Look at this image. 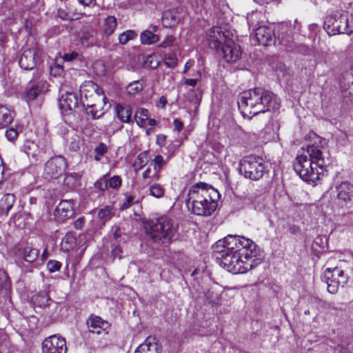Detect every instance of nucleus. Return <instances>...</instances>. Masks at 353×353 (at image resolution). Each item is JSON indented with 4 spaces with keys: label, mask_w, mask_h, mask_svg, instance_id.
I'll use <instances>...</instances> for the list:
<instances>
[{
    "label": "nucleus",
    "mask_w": 353,
    "mask_h": 353,
    "mask_svg": "<svg viewBox=\"0 0 353 353\" xmlns=\"http://www.w3.org/2000/svg\"><path fill=\"white\" fill-rule=\"evenodd\" d=\"M19 132L17 128L10 127L5 132L6 137L8 141L14 143L18 138Z\"/></svg>",
    "instance_id": "obj_44"
},
{
    "label": "nucleus",
    "mask_w": 353,
    "mask_h": 353,
    "mask_svg": "<svg viewBox=\"0 0 353 353\" xmlns=\"http://www.w3.org/2000/svg\"><path fill=\"white\" fill-rule=\"evenodd\" d=\"M14 119V112L4 106L0 107V125L6 128L10 125Z\"/></svg>",
    "instance_id": "obj_28"
},
{
    "label": "nucleus",
    "mask_w": 353,
    "mask_h": 353,
    "mask_svg": "<svg viewBox=\"0 0 353 353\" xmlns=\"http://www.w3.org/2000/svg\"><path fill=\"white\" fill-rule=\"evenodd\" d=\"M137 37V34L135 31L128 30L119 36V42L121 45L126 44L129 41L134 40Z\"/></svg>",
    "instance_id": "obj_38"
},
{
    "label": "nucleus",
    "mask_w": 353,
    "mask_h": 353,
    "mask_svg": "<svg viewBox=\"0 0 353 353\" xmlns=\"http://www.w3.org/2000/svg\"><path fill=\"white\" fill-rule=\"evenodd\" d=\"M65 339L60 336L52 335L42 343L43 353H66Z\"/></svg>",
    "instance_id": "obj_10"
},
{
    "label": "nucleus",
    "mask_w": 353,
    "mask_h": 353,
    "mask_svg": "<svg viewBox=\"0 0 353 353\" xmlns=\"http://www.w3.org/2000/svg\"><path fill=\"white\" fill-rule=\"evenodd\" d=\"M137 123L140 127H145L146 125L147 120H142L141 118H137Z\"/></svg>",
    "instance_id": "obj_64"
},
{
    "label": "nucleus",
    "mask_w": 353,
    "mask_h": 353,
    "mask_svg": "<svg viewBox=\"0 0 353 353\" xmlns=\"http://www.w3.org/2000/svg\"><path fill=\"white\" fill-rule=\"evenodd\" d=\"M212 256L220 265L233 274L245 273L263 260L261 249L253 241L232 234L213 245Z\"/></svg>",
    "instance_id": "obj_1"
},
{
    "label": "nucleus",
    "mask_w": 353,
    "mask_h": 353,
    "mask_svg": "<svg viewBox=\"0 0 353 353\" xmlns=\"http://www.w3.org/2000/svg\"><path fill=\"white\" fill-rule=\"evenodd\" d=\"M337 197L343 201L351 199L352 196V187L347 183H341L336 187Z\"/></svg>",
    "instance_id": "obj_27"
},
{
    "label": "nucleus",
    "mask_w": 353,
    "mask_h": 353,
    "mask_svg": "<svg viewBox=\"0 0 353 353\" xmlns=\"http://www.w3.org/2000/svg\"><path fill=\"white\" fill-rule=\"evenodd\" d=\"M152 163L154 165V169L157 172H159L163 165H165V162L163 159V157L161 155L158 154L155 156L154 160L152 161Z\"/></svg>",
    "instance_id": "obj_47"
},
{
    "label": "nucleus",
    "mask_w": 353,
    "mask_h": 353,
    "mask_svg": "<svg viewBox=\"0 0 353 353\" xmlns=\"http://www.w3.org/2000/svg\"><path fill=\"white\" fill-rule=\"evenodd\" d=\"M67 167L68 163L63 157H53L45 163L43 177L48 181L57 179L65 173Z\"/></svg>",
    "instance_id": "obj_7"
},
{
    "label": "nucleus",
    "mask_w": 353,
    "mask_h": 353,
    "mask_svg": "<svg viewBox=\"0 0 353 353\" xmlns=\"http://www.w3.org/2000/svg\"><path fill=\"white\" fill-rule=\"evenodd\" d=\"M134 353H159V345L156 342V339L152 336L148 337L139 345Z\"/></svg>",
    "instance_id": "obj_23"
},
{
    "label": "nucleus",
    "mask_w": 353,
    "mask_h": 353,
    "mask_svg": "<svg viewBox=\"0 0 353 353\" xmlns=\"http://www.w3.org/2000/svg\"><path fill=\"white\" fill-rule=\"evenodd\" d=\"M7 41V36L4 32H0V46L4 44Z\"/></svg>",
    "instance_id": "obj_63"
},
{
    "label": "nucleus",
    "mask_w": 353,
    "mask_h": 353,
    "mask_svg": "<svg viewBox=\"0 0 353 353\" xmlns=\"http://www.w3.org/2000/svg\"><path fill=\"white\" fill-rule=\"evenodd\" d=\"M112 231L113 232L114 239L118 240L121 236V229L118 225H114L112 228Z\"/></svg>",
    "instance_id": "obj_57"
},
{
    "label": "nucleus",
    "mask_w": 353,
    "mask_h": 353,
    "mask_svg": "<svg viewBox=\"0 0 353 353\" xmlns=\"http://www.w3.org/2000/svg\"><path fill=\"white\" fill-rule=\"evenodd\" d=\"M61 265L62 264L61 262L55 260H50L47 263V268L48 271L51 273L59 271L60 268H61Z\"/></svg>",
    "instance_id": "obj_46"
},
{
    "label": "nucleus",
    "mask_w": 353,
    "mask_h": 353,
    "mask_svg": "<svg viewBox=\"0 0 353 353\" xmlns=\"http://www.w3.org/2000/svg\"><path fill=\"white\" fill-rule=\"evenodd\" d=\"M174 41H175V38L173 36H172V35L167 36L165 38V39L158 45V47L163 48H166L170 47L173 45Z\"/></svg>",
    "instance_id": "obj_49"
},
{
    "label": "nucleus",
    "mask_w": 353,
    "mask_h": 353,
    "mask_svg": "<svg viewBox=\"0 0 353 353\" xmlns=\"http://www.w3.org/2000/svg\"><path fill=\"white\" fill-rule=\"evenodd\" d=\"M112 216V208L110 205L101 208L98 212V218L101 221L102 225H105V223L110 220Z\"/></svg>",
    "instance_id": "obj_33"
},
{
    "label": "nucleus",
    "mask_w": 353,
    "mask_h": 353,
    "mask_svg": "<svg viewBox=\"0 0 353 353\" xmlns=\"http://www.w3.org/2000/svg\"><path fill=\"white\" fill-rule=\"evenodd\" d=\"M140 40L142 44L151 45L157 43L159 40L157 34H155L151 30H144L140 34Z\"/></svg>",
    "instance_id": "obj_30"
},
{
    "label": "nucleus",
    "mask_w": 353,
    "mask_h": 353,
    "mask_svg": "<svg viewBox=\"0 0 353 353\" xmlns=\"http://www.w3.org/2000/svg\"><path fill=\"white\" fill-rule=\"evenodd\" d=\"M159 60L157 57L154 54L148 55L146 57L144 61V67L151 69H156L159 65Z\"/></svg>",
    "instance_id": "obj_40"
},
{
    "label": "nucleus",
    "mask_w": 353,
    "mask_h": 353,
    "mask_svg": "<svg viewBox=\"0 0 353 353\" xmlns=\"http://www.w3.org/2000/svg\"><path fill=\"white\" fill-rule=\"evenodd\" d=\"M144 88V83L142 80L131 82L126 87V92L129 95H134L140 92Z\"/></svg>",
    "instance_id": "obj_36"
},
{
    "label": "nucleus",
    "mask_w": 353,
    "mask_h": 353,
    "mask_svg": "<svg viewBox=\"0 0 353 353\" xmlns=\"http://www.w3.org/2000/svg\"><path fill=\"white\" fill-rule=\"evenodd\" d=\"M87 325L89 331L92 333L100 334L102 332H105L110 328V324L100 316L91 314L87 320Z\"/></svg>",
    "instance_id": "obj_17"
},
{
    "label": "nucleus",
    "mask_w": 353,
    "mask_h": 353,
    "mask_svg": "<svg viewBox=\"0 0 353 353\" xmlns=\"http://www.w3.org/2000/svg\"><path fill=\"white\" fill-rule=\"evenodd\" d=\"M329 22H330V19H329V17H327L326 20L325 21L324 24H323V28L326 31L327 34L329 36H330L331 35V32H330L331 26H330Z\"/></svg>",
    "instance_id": "obj_60"
},
{
    "label": "nucleus",
    "mask_w": 353,
    "mask_h": 353,
    "mask_svg": "<svg viewBox=\"0 0 353 353\" xmlns=\"http://www.w3.org/2000/svg\"><path fill=\"white\" fill-rule=\"evenodd\" d=\"M229 39V32H223L221 27L214 26L209 30L207 34L209 47L217 52Z\"/></svg>",
    "instance_id": "obj_9"
},
{
    "label": "nucleus",
    "mask_w": 353,
    "mask_h": 353,
    "mask_svg": "<svg viewBox=\"0 0 353 353\" xmlns=\"http://www.w3.org/2000/svg\"><path fill=\"white\" fill-rule=\"evenodd\" d=\"M135 118H141L142 120H148L149 118V112L143 108H138L135 112Z\"/></svg>",
    "instance_id": "obj_48"
},
{
    "label": "nucleus",
    "mask_w": 353,
    "mask_h": 353,
    "mask_svg": "<svg viewBox=\"0 0 353 353\" xmlns=\"http://www.w3.org/2000/svg\"><path fill=\"white\" fill-rule=\"evenodd\" d=\"M114 112L121 122L128 123L131 121L132 110L129 105L117 104L114 108Z\"/></svg>",
    "instance_id": "obj_26"
},
{
    "label": "nucleus",
    "mask_w": 353,
    "mask_h": 353,
    "mask_svg": "<svg viewBox=\"0 0 353 353\" xmlns=\"http://www.w3.org/2000/svg\"><path fill=\"white\" fill-rule=\"evenodd\" d=\"M256 41L263 46H270L274 42L275 36L273 29L268 26H259L254 33Z\"/></svg>",
    "instance_id": "obj_15"
},
{
    "label": "nucleus",
    "mask_w": 353,
    "mask_h": 353,
    "mask_svg": "<svg viewBox=\"0 0 353 353\" xmlns=\"http://www.w3.org/2000/svg\"><path fill=\"white\" fill-rule=\"evenodd\" d=\"M197 79H185L184 80L185 84L192 87H195L197 84Z\"/></svg>",
    "instance_id": "obj_61"
},
{
    "label": "nucleus",
    "mask_w": 353,
    "mask_h": 353,
    "mask_svg": "<svg viewBox=\"0 0 353 353\" xmlns=\"http://www.w3.org/2000/svg\"><path fill=\"white\" fill-rule=\"evenodd\" d=\"M149 190H150V195H152V196H154L155 198H158V199L163 196L164 193H165L164 188L162 187V185H161L159 183L152 184L150 187Z\"/></svg>",
    "instance_id": "obj_39"
},
{
    "label": "nucleus",
    "mask_w": 353,
    "mask_h": 353,
    "mask_svg": "<svg viewBox=\"0 0 353 353\" xmlns=\"http://www.w3.org/2000/svg\"><path fill=\"white\" fill-rule=\"evenodd\" d=\"M164 63L167 67L174 68L177 65L178 59L174 55L168 54L165 55Z\"/></svg>",
    "instance_id": "obj_45"
},
{
    "label": "nucleus",
    "mask_w": 353,
    "mask_h": 353,
    "mask_svg": "<svg viewBox=\"0 0 353 353\" xmlns=\"http://www.w3.org/2000/svg\"><path fill=\"white\" fill-rule=\"evenodd\" d=\"M79 93L81 97V104L82 102H88V99L93 97H98L99 100H103V103H105V100L106 97L103 94V90L97 84L92 81H84L80 86Z\"/></svg>",
    "instance_id": "obj_8"
},
{
    "label": "nucleus",
    "mask_w": 353,
    "mask_h": 353,
    "mask_svg": "<svg viewBox=\"0 0 353 353\" xmlns=\"http://www.w3.org/2000/svg\"><path fill=\"white\" fill-rule=\"evenodd\" d=\"M239 172L245 178L258 181L268 172L263 159L256 156L244 157L239 163Z\"/></svg>",
    "instance_id": "obj_6"
},
{
    "label": "nucleus",
    "mask_w": 353,
    "mask_h": 353,
    "mask_svg": "<svg viewBox=\"0 0 353 353\" xmlns=\"http://www.w3.org/2000/svg\"><path fill=\"white\" fill-rule=\"evenodd\" d=\"M32 301L35 307L40 308L46 309L52 307L54 310H57L58 307V303L54 301L45 291L40 292L34 295Z\"/></svg>",
    "instance_id": "obj_18"
},
{
    "label": "nucleus",
    "mask_w": 353,
    "mask_h": 353,
    "mask_svg": "<svg viewBox=\"0 0 353 353\" xmlns=\"http://www.w3.org/2000/svg\"><path fill=\"white\" fill-rule=\"evenodd\" d=\"M30 149H31V148H30V145L27 147V150H26V153H27V154H28V156H32L33 158H34V159H36V161H39V160H40V158H39V154H35V153H34V152H32L30 151Z\"/></svg>",
    "instance_id": "obj_62"
},
{
    "label": "nucleus",
    "mask_w": 353,
    "mask_h": 353,
    "mask_svg": "<svg viewBox=\"0 0 353 353\" xmlns=\"http://www.w3.org/2000/svg\"><path fill=\"white\" fill-rule=\"evenodd\" d=\"M16 196L14 194H5L0 199V218H4L9 214L15 203Z\"/></svg>",
    "instance_id": "obj_21"
},
{
    "label": "nucleus",
    "mask_w": 353,
    "mask_h": 353,
    "mask_svg": "<svg viewBox=\"0 0 353 353\" xmlns=\"http://www.w3.org/2000/svg\"><path fill=\"white\" fill-rule=\"evenodd\" d=\"M330 272H331V268H327L325 270L324 273L321 276V280L327 284V290L329 292H330V287L331 286V285L328 283L329 280H330V277L327 276V274H329Z\"/></svg>",
    "instance_id": "obj_55"
},
{
    "label": "nucleus",
    "mask_w": 353,
    "mask_h": 353,
    "mask_svg": "<svg viewBox=\"0 0 353 353\" xmlns=\"http://www.w3.org/2000/svg\"><path fill=\"white\" fill-rule=\"evenodd\" d=\"M107 146L103 143H100L95 148L94 152L97 153L99 157H102L105 153L107 152Z\"/></svg>",
    "instance_id": "obj_51"
},
{
    "label": "nucleus",
    "mask_w": 353,
    "mask_h": 353,
    "mask_svg": "<svg viewBox=\"0 0 353 353\" xmlns=\"http://www.w3.org/2000/svg\"><path fill=\"white\" fill-rule=\"evenodd\" d=\"M179 20L176 12L167 11L163 14L162 21L165 26H173L177 24Z\"/></svg>",
    "instance_id": "obj_32"
},
{
    "label": "nucleus",
    "mask_w": 353,
    "mask_h": 353,
    "mask_svg": "<svg viewBox=\"0 0 353 353\" xmlns=\"http://www.w3.org/2000/svg\"><path fill=\"white\" fill-rule=\"evenodd\" d=\"M40 50L37 47L26 49L20 57L19 64L24 70H33L39 59Z\"/></svg>",
    "instance_id": "obj_11"
},
{
    "label": "nucleus",
    "mask_w": 353,
    "mask_h": 353,
    "mask_svg": "<svg viewBox=\"0 0 353 353\" xmlns=\"http://www.w3.org/2000/svg\"><path fill=\"white\" fill-rule=\"evenodd\" d=\"M238 106L243 117L254 116L279 110L280 99L272 92L258 88L242 92L238 99Z\"/></svg>",
    "instance_id": "obj_4"
},
{
    "label": "nucleus",
    "mask_w": 353,
    "mask_h": 353,
    "mask_svg": "<svg viewBox=\"0 0 353 353\" xmlns=\"http://www.w3.org/2000/svg\"><path fill=\"white\" fill-rule=\"evenodd\" d=\"M81 176L77 173H69L65 175L63 184L69 189H74L80 185Z\"/></svg>",
    "instance_id": "obj_29"
},
{
    "label": "nucleus",
    "mask_w": 353,
    "mask_h": 353,
    "mask_svg": "<svg viewBox=\"0 0 353 353\" xmlns=\"http://www.w3.org/2000/svg\"><path fill=\"white\" fill-rule=\"evenodd\" d=\"M117 26V19L114 16H108L105 21L104 33L107 36L111 35Z\"/></svg>",
    "instance_id": "obj_34"
},
{
    "label": "nucleus",
    "mask_w": 353,
    "mask_h": 353,
    "mask_svg": "<svg viewBox=\"0 0 353 353\" xmlns=\"http://www.w3.org/2000/svg\"><path fill=\"white\" fill-rule=\"evenodd\" d=\"M331 164L329 150L323 145H308L302 148L293 163L295 172L305 182L315 183Z\"/></svg>",
    "instance_id": "obj_2"
},
{
    "label": "nucleus",
    "mask_w": 353,
    "mask_h": 353,
    "mask_svg": "<svg viewBox=\"0 0 353 353\" xmlns=\"http://www.w3.org/2000/svg\"><path fill=\"white\" fill-rule=\"evenodd\" d=\"M59 106L63 113L68 114L72 110L75 112L77 109L81 107V104L77 93L66 92L59 98Z\"/></svg>",
    "instance_id": "obj_12"
},
{
    "label": "nucleus",
    "mask_w": 353,
    "mask_h": 353,
    "mask_svg": "<svg viewBox=\"0 0 353 353\" xmlns=\"http://www.w3.org/2000/svg\"><path fill=\"white\" fill-rule=\"evenodd\" d=\"M63 72L62 66L56 64L50 68V74L54 77L60 76Z\"/></svg>",
    "instance_id": "obj_53"
},
{
    "label": "nucleus",
    "mask_w": 353,
    "mask_h": 353,
    "mask_svg": "<svg viewBox=\"0 0 353 353\" xmlns=\"http://www.w3.org/2000/svg\"><path fill=\"white\" fill-rule=\"evenodd\" d=\"M223 59L228 63L236 62L241 55V50L239 45L236 44L230 38L219 50Z\"/></svg>",
    "instance_id": "obj_13"
},
{
    "label": "nucleus",
    "mask_w": 353,
    "mask_h": 353,
    "mask_svg": "<svg viewBox=\"0 0 353 353\" xmlns=\"http://www.w3.org/2000/svg\"><path fill=\"white\" fill-rule=\"evenodd\" d=\"M108 188L112 189H119L122 184V179L120 176L114 175L112 177H110V175L108 174Z\"/></svg>",
    "instance_id": "obj_41"
},
{
    "label": "nucleus",
    "mask_w": 353,
    "mask_h": 353,
    "mask_svg": "<svg viewBox=\"0 0 353 353\" xmlns=\"http://www.w3.org/2000/svg\"><path fill=\"white\" fill-rule=\"evenodd\" d=\"M79 57V53L75 52V51H73L72 52H69V53H65L63 57V59L65 61H72L75 59H77Z\"/></svg>",
    "instance_id": "obj_56"
},
{
    "label": "nucleus",
    "mask_w": 353,
    "mask_h": 353,
    "mask_svg": "<svg viewBox=\"0 0 353 353\" xmlns=\"http://www.w3.org/2000/svg\"><path fill=\"white\" fill-rule=\"evenodd\" d=\"M122 253L123 251L120 245H116L112 247L111 254L113 259L118 258L121 259L122 258Z\"/></svg>",
    "instance_id": "obj_50"
},
{
    "label": "nucleus",
    "mask_w": 353,
    "mask_h": 353,
    "mask_svg": "<svg viewBox=\"0 0 353 353\" xmlns=\"http://www.w3.org/2000/svg\"><path fill=\"white\" fill-rule=\"evenodd\" d=\"M107 179H108V174H104L99 180H97L94 184L95 189H97L101 192H104L105 190H108V185Z\"/></svg>",
    "instance_id": "obj_43"
},
{
    "label": "nucleus",
    "mask_w": 353,
    "mask_h": 353,
    "mask_svg": "<svg viewBox=\"0 0 353 353\" xmlns=\"http://www.w3.org/2000/svg\"><path fill=\"white\" fill-rule=\"evenodd\" d=\"M81 106L85 110V114L92 119H99L104 114L103 108H101V105L99 103H90L88 101L86 103L82 102Z\"/></svg>",
    "instance_id": "obj_25"
},
{
    "label": "nucleus",
    "mask_w": 353,
    "mask_h": 353,
    "mask_svg": "<svg viewBox=\"0 0 353 353\" xmlns=\"http://www.w3.org/2000/svg\"><path fill=\"white\" fill-rule=\"evenodd\" d=\"M133 203H134V197L133 196H128L126 197L125 201L122 203L121 210H126L129 208Z\"/></svg>",
    "instance_id": "obj_52"
},
{
    "label": "nucleus",
    "mask_w": 353,
    "mask_h": 353,
    "mask_svg": "<svg viewBox=\"0 0 353 353\" xmlns=\"http://www.w3.org/2000/svg\"><path fill=\"white\" fill-rule=\"evenodd\" d=\"M332 283H336L337 284V287L341 285V287L344 286V284L347 281V278L344 276L343 271L335 268L332 269ZM334 285H332V288Z\"/></svg>",
    "instance_id": "obj_35"
},
{
    "label": "nucleus",
    "mask_w": 353,
    "mask_h": 353,
    "mask_svg": "<svg viewBox=\"0 0 353 353\" xmlns=\"http://www.w3.org/2000/svg\"><path fill=\"white\" fill-rule=\"evenodd\" d=\"M147 237L158 244L170 243L176 232L174 221L166 216L148 221L145 225Z\"/></svg>",
    "instance_id": "obj_5"
},
{
    "label": "nucleus",
    "mask_w": 353,
    "mask_h": 353,
    "mask_svg": "<svg viewBox=\"0 0 353 353\" xmlns=\"http://www.w3.org/2000/svg\"><path fill=\"white\" fill-rule=\"evenodd\" d=\"M173 124L174 126V130L177 131V132H179L183 127V122L179 119H175L174 120Z\"/></svg>",
    "instance_id": "obj_59"
},
{
    "label": "nucleus",
    "mask_w": 353,
    "mask_h": 353,
    "mask_svg": "<svg viewBox=\"0 0 353 353\" xmlns=\"http://www.w3.org/2000/svg\"><path fill=\"white\" fill-rule=\"evenodd\" d=\"M334 352L337 353H351V350L347 344H340L334 347Z\"/></svg>",
    "instance_id": "obj_54"
},
{
    "label": "nucleus",
    "mask_w": 353,
    "mask_h": 353,
    "mask_svg": "<svg viewBox=\"0 0 353 353\" xmlns=\"http://www.w3.org/2000/svg\"><path fill=\"white\" fill-rule=\"evenodd\" d=\"M76 245V238L72 233H67L62 239L61 243V250L68 252L72 250Z\"/></svg>",
    "instance_id": "obj_31"
},
{
    "label": "nucleus",
    "mask_w": 353,
    "mask_h": 353,
    "mask_svg": "<svg viewBox=\"0 0 353 353\" xmlns=\"http://www.w3.org/2000/svg\"><path fill=\"white\" fill-rule=\"evenodd\" d=\"M42 89L41 83L31 81L23 92L22 98L27 102L33 101L37 99Z\"/></svg>",
    "instance_id": "obj_20"
},
{
    "label": "nucleus",
    "mask_w": 353,
    "mask_h": 353,
    "mask_svg": "<svg viewBox=\"0 0 353 353\" xmlns=\"http://www.w3.org/2000/svg\"><path fill=\"white\" fill-rule=\"evenodd\" d=\"M332 32H336L338 34H350L353 32V23H349V19L345 13L340 14L338 19L334 17V21L332 22ZM332 34H335L333 32Z\"/></svg>",
    "instance_id": "obj_16"
},
{
    "label": "nucleus",
    "mask_w": 353,
    "mask_h": 353,
    "mask_svg": "<svg viewBox=\"0 0 353 353\" xmlns=\"http://www.w3.org/2000/svg\"><path fill=\"white\" fill-rule=\"evenodd\" d=\"M85 223V218L83 216L78 218L74 223V228L77 230L83 228Z\"/></svg>",
    "instance_id": "obj_58"
},
{
    "label": "nucleus",
    "mask_w": 353,
    "mask_h": 353,
    "mask_svg": "<svg viewBox=\"0 0 353 353\" xmlns=\"http://www.w3.org/2000/svg\"><path fill=\"white\" fill-rule=\"evenodd\" d=\"M219 198L217 190L206 183L199 182L191 186L185 203L192 214L209 216L216 210Z\"/></svg>",
    "instance_id": "obj_3"
},
{
    "label": "nucleus",
    "mask_w": 353,
    "mask_h": 353,
    "mask_svg": "<svg viewBox=\"0 0 353 353\" xmlns=\"http://www.w3.org/2000/svg\"><path fill=\"white\" fill-rule=\"evenodd\" d=\"M19 254L26 262L31 263L38 258L39 250L30 245H26L19 249Z\"/></svg>",
    "instance_id": "obj_24"
},
{
    "label": "nucleus",
    "mask_w": 353,
    "mask_h": 353,
    "mask_svg": "<svg viewBox=\"0 0 353 353\" xmlns=\"http://www.w3.org/2000/svg\"><path fill=\"white\" fill-rule=\"evenodd\" d=\"M94 33L95 32L92 28L84 27L77 34L78 40L83 47L92 46L96 42Z\"/></svg>",
    "instance_id": "obj_19"
},
{
    "label": "nucleus",
    "mask_w": 353,
    "mask_h": 353,
    "mask_svg": "<svg viewBox=\"0 0 353 353\" xmlns=\"http://www.w3.org/2000/svg\"><path fill=\"white\" fill-rule=\"evenodd\" d=\"M57 14L59 18L64 21L77 20L79 19L82 15L79 13H70L63 8H59Z\"/></svg>",
    "instance_id": "obj_37"
},
{
    "label": "nucleus",
    "mask_w": 353,
    "mask_h": 353,
    "mask_svg": "<svg viewBox=\"0 0 353 353\" xmlns=\"http://www.w3.org/2000/svg\"><path fill=\"white\" fill-rule=\"evenodd\" d=\"M203 304H216L218 301V296L216 294H214L212 291L208 290L203 293Z\"/></svg>",
    "instance_id": "obj_42"
},
{
    "label": "nucleus",
    "mask_w": 353,
    "mask_h": 353,
    "mask_svg": "<svg viewBox=\"0 0 353 353\" xmlns=\"http://www.w3.org/2000/svg\"><path fill=\"white\" fill-rule=\"evenodd\" d=\"M73 202L70 200H63L57 206L54 211V216L58 221L63 222L73 216L74 212Z\"/></svg>",
    "instance_id": "obj_14"
},
{
    "label": "nucleus",
    "mask_w": 353,
    "mask_h": 353,
    "mask_svg": "<svg viewBox=\"0 0 353 353\" xmlns=\"http://www.w3.org/2000/svg\"><path fill=\"white\" fill-rule=\"evenodd\" d=\"M64 139L71 151L77 152L80 149L82 141L77 131L74 129L68 130L64 134Z\"/></svg>",
    "instance_id": "obj_22"
}]
</instances>
